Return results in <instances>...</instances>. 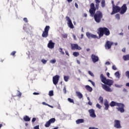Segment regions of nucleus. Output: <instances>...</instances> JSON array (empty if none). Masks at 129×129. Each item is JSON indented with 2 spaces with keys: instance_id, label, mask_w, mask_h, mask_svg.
Returning a JSON list of instances; mask_svg holds the SVG:
<instances>
[{
  "instance_id": "nucleus-32",
  "label": "nucleus",
  "mask_w": 129,
  "mask_h": 129,
  "mask_svg": "<svg viewBox=\"0 0 129 129\" xmlns=\"http://www.w3.org/2000/svg\"><path fill=\"white\" fill-rule=\"evenodd\" d=\"M101 4L102 8H104V7H105V1L104 0L102 1Z\"/></svg>"
},
{
  "instance_id": "nucleus-37",
  "label": "nucleus",
  "mask_w": 129,
  "mask_h": 129,
  "mask_svg": "<svg viewBox=\"0 0 129 129\" xmlns=\"http://www.w3.org/2000/svg\"><path fill=\"white\" fill-rule=\"evenodd\" d=\"M68 101H69V102H71V103H74V100H73L70 98H69L68 99Z\"/></svg>"
},
{
  "instance_id": "nucleus-50",
  "label": "nucleus",
  "mask_w": 129,
  "mask_h": 129,
  "mask_svg": "<svg viewBox=\"0 0 129 129\" xmlns=\"http://www.w3.org/2000/svg\"><path fill=\"white\" fill-rule=\"evenodd\" d=\"M23 21H24V22H25V23H28V19H27V18H24L23 19Z\"/></svg>"
},
{
  "instance_id": "nucleus-52",
  "label": "nucleus",
  "mask_w": 129,
  "mask_h": 129,
  "mask_svg": "<svg viewBox=\"0 0 129 129\" xmlns=\"http://www.w3.org/2000/svg\"><path fill=\"white\" fill-rule=\"evenodd\" d=\"M96 4H100L101 0H95Z\"/></svg>"
},
{
  "instance_id": "nucleus-62",
  "label": "nucleus",
  "mask_w": 129,
  "mask_h": 129,
  "mask_svg": "<svg viewBox=\"0 0 129 129\" xmlns=\"http://www.w3.org/2000/svg\"><path fill=\"white\" fill-rule=\"evenodd\" d=\"M125 86H126L127 87H129V83H127L125 85Z\"/></svg>"
},
{
  "instance_id": "nucleus-18",
  "label": "nucleus",
  "mask_w": 129,
  "mask_h": 129,
  "mask_svg": "<svg viewBox=\"0 0 129 129\" xmlns=\"http://www.w3.org/2000/svg\"><path fill=\"white\" fill-rule=\"evenodd\" d=\"M105 84H106V85H108L109 86H111V85L113 84V81L107 79L106 82L105 83Z\"/></svg>"
},
{
  "instance_id": "nucleus-46",
  "label": "nucleus",
  "mask_w": 129,
  "mask_h": 129,
  "mask_svg": "<svg viewBox=\"0 0 129 129\" xmlns=\"http://www.w3.org/2000/svg\"><path fill=\"white\" fill-rule=\"evenodd\" d=\"M34 129H40V125H37L34 127Z\"/></svg>"
},
{
  "instance_id": "nucleus-16",
  "label": "nucleus",
  "mask_w": 129,
  "mask_h": 129,
  "mask_svg": "<svg viewBox=\"0 0 129 129\" xmlns=\"http://www.w3.org/2000/svg\"><path fill=\"white\" fill-rule=\"evenodd\" d=\"M104 105H105V108H104L105 110H108V108H109V104L107 100L105 99L104 100Z\"/></svg>"
},
{
  "instance_id": "nucleus-1",
  "label": "nucleus",
  "mask_w": 129,
  "mask_h": 129,
  "mask_svg": "<svg viewBox=\"0 0 129 129\" xmlns=\"http://www.w3.org/2000/svg\"><path fill=\"white\" fill-rule=\"evenodd\" d=\"M111 107H113V106H118L116 108V109L118 111H120L121 113H123L124 112V104L121 103H117L113 101H111L109 104Z\"/></svg>"
},
{
  "instance_id": "nucleus-39",
  "label": "nucleus",
  "mask_w": 129,
  "mask_h": 129,
  "mask_svg": "<svg viewBox=\"0 0 129 129\" xmlns=\"http://www.w3.org/2000/svg\"><path fill=\"white\" fill-rule=\"evenodd\" d=\"M50 62L52 64H55V63H56V60L55 59H52L50 61Z\"/></svg>"
},
{
  "instance_id": "nucleus-61",
  "label": "nucleus",
  "mask_w": 129,
  "mask_h": 129,
  "mask_svg": "<svg viewBox=\"0 0 129 129\" xmlns=\"http://www.w3.org/2000/svg\"><path fill=\"white\" fill-rule=\"evenodd\" d=\"M66 54L67 55V56H69V53H68V51H66Z\"/></svg>"
},
{
  "instance_id": "nucleus-64",
  "label": "nucleus",
  "mask_w": 129,
  "mask_h": 129,
  "mask_svg": "<svg viewBox=\"0 0 129 129\" xmlns=\"http://www.w3.org/2000/svg\"><path fill=\"white\" fill-rule=\"evenodd\" d=\"M109 75H110V74L109 73H107V76H108V77H109Z\"/></svg>"
},
{
  "instance_id": "nucleus-49",
  "label": "nucleus",
  "mask_w": 129,
  "mask_h": 129,
  "mask_svg": "<svg viewBox=\"0 0 129 129\" xmlns=\"http://www.w3.org/2000/svg\"><path fill=\"white\" fill-rule=\"evenodd\" d=\"M63 91L64 94H66L67 91H66V87H64L63 89Z\"/></svg>"
},
{
  "instance_id": "nucleus-63",
  "label": "nucleus",
  "mask_w": 129,
  "mask_h": 129,
  "mask_svg": "<svg viewBox=\"0 0 129 129\" xmlns=\"http://www.w3.org/2000/svg\"><path fill=\"white\" fill-rule=\"evenodd\" d=\"M91 83V84L93 85V86H94V85H95V84L94 83V82L93 81H92Z\"/></svg>"
},
{
  "instance_id": "nucleus-9",
  "label": "nucleus",
  "mask_w": 129,
  "mask_h": 129,
  "mask_svg": "<svg viewBox=\"0 0 129 129\" xmlns=\"http://www.w3.org/2000/svg\"><path fill=\"white\" fill-rule=\"evenodd\" d=\"M60 79V76L59 75H55L52 78V81L54 85H57L58 82H59V79Z\"/></svg>"
},
{
  "instance_id": "nucleus-38",
  "label": "nucleus",
  "mask_w": 129,
  "mask_h": 129,
  "mask_svg": "<svg viewBox=\"0 0 129 129\" xmlns=\"http://www.w3.org/2000/svg\"><path fill=\"white\" fill-rule=\"evenodd\" d=\"M49 96H53L54 95V92L53 91H50L49 92Z\"/></svg>"
},
{
  "instance_id": "nucleus-20",
  "label": "nucleus",
  "mask_w": 129,
  "mask_h": 129,
  "mask_svg": "<svg viewBox=\"0 0 129 129\" xmlns=\"http://www.w3.org/2000/svg\"><path fill=\"white\" fill-rule=\"evenodd\" d=\"M76 93L77 96H78V97L80 99H81V98H82V97H83V95H82V94L81 93H80V92L77 91L76 92Z\"/></svg>"
},
{
  "instance_id": "nucleus-3",
  "label": "nucleus",
  "mask_w": 129,
  "mask_h": 129,
  "mask_svg": "<svg viewBox=\"0 0 129 129\" xmlns=\"http://www.w3.org/2000/svg\"><path fill=\"white\" fill-rule=\"evenodd\" d=\"M99 8V3H96L95 5L94 4V3L91 4L90 9L89 10V13L91 15V17H93V15H94V14H95V12H96V10H98Z\"/></svg>"
},
{
  "instance_id": "nucleus-40",
  "label": "nucleus",
  "mask_w": 129,
  "mask_h": 129,
  "mask_svg": "<svg viewBox=\"0 0 129 129\" xmlns=\"http://www.w3.org/2000/svg\"><path fill=\"white\" fill-rule=\"evenodd\" d=\"M88 73H89V75L92 76V77H94V75L92 73V72H91V71H89Z\"/></svg>"
},
{
  "instance_id": "nucleus-24",
  "label": "nucleus",
  "mask_w": 129,
  "mask_h": 129,
  "mask_svg": "<svg viewBox=\"0 0 129 129\" xmlns=\"http://www.w3.org/2000/svg\"><path fill=\"white\" fill-rule=\"evenodd\" d=\"M66 19L68 22V25H70V24L72 23V21H71V19H70V18L68 16H67L66 17Z\"/></svg>"
},
{
  "instance_id": "nucleus-5",
  "label": "nucleus",
  "mask_w": 129,
  "mask_h": 129,
  "mask_svg": "<svg viewBox=\"0 0 129 129\" xmlns=\"http://www.w3.org/2000/svg\"><path fill=\"white\" fill-rule=\"evenodd\" d=\"M50 30V26H46L44 28V30L42 32V37L43 38H47L49 36V31Z\"/></svg>"
},
{
  "instance_id": "nucleus-45",
  "label": "nucleus",
  "mask_w": 129,
  "mask_h": 129,
  "mask_svg": "<svg viewBox=\"0 0 129 129\" xmlns=\"http://www.w3.org/2000/svg\"><path fill=\"white\" fill-rule=\"evenodd\" d=\"M112 68L113 70H116V69H117V68H116V67L115 66V65H113L112 67Z\"/></svg>"
},
{
  "instance_id": "nucleus-47",
  "label": "nucleus",
  "mask_w": 129,
  "mask_h": 129,
  "mask_svg": "<svg viewBox=\"0 0 129 129\" xmlns=\"http://www.w3.org/2000/svg\"><path fill=\"white\" fill-rule=\"evenodd\" d=\"M96 106L98 108H99V109H100V108H101V106L98 103H97L96 104Z\"/></svg>"
},
{
  "instance_id": "nucleus-6",
  "label": "nucleus",
  "mask_w": 129,
  "mask_h": 129,
  "mask_svg": "<svg viewBox=\"0 0 129 129\" xmlns=\"http://www.w3.org/2000/svg\"><path fill=\"white\" fill-rule=\"evenodd\" d=\"M112 10L111 15H114V14H117V13H119L120 12V7L115 6L112 7Z\"/></svg>"
},
{
  "instance_id": "nucleus-58",
  "label": "nucleus",
  "mask_w": 129,
  "mask_h": 129,
  "mask_svg": "<svg viewBox=\"0 0 129 129\" xmlns=\"http://www.w3.org/2000/svg\"><path fill=\"white\" fill-rule=\"evenodd\" d=\"M67 1L69 3H72V2L73 1V0H67Z\"/></svg>"
},
{
  "instance_id": "nucleus-35",
  "label": "nucleus",
  "mask_w": 129,
  "mask_h": 129,
  "mask_svg": "<svg viewBox=\"0 0 129 129\" xmlns=\"http://www.w3.org/2000/svg\"><path fill=\"white\" fill-rule=\"evenodd\" d=\"M59 51L60 53H61V54L62 55H64L65 54V52H64L63 51V49L62 48L60 47L59 49Z\"/></svg>"
},
{
  "instance_id": "nucleus-59",
  "label": "nucleus",
  "mask_w": 129,
  "mask_h": 129,
  "mask_svg": "<svg viewBox=\"0 0 129 129\" xmlns=\"http://www.w3.org/2000/svg\"><path fill=\"white\" fill-rule=\"evenodd\" d=\"M73 37L74 40H76L77 38H76V36H75V35H73Z\"/></svg>"
},
{
  "instance_id": "nucleus-7",
  "label": "nucleus",
  "mask_w": 129,
  "mask_h": 129,
  "mask_svg": "<svg viewBox=\"0 0 129 129\" xmlns=\"http://www.w3.org/2000/svg\"><path fill=\"white\" fill-rule=\"evenodd\" d=\"M112 45H113V42L107 40L105 44V48L106 50H109V49H111V46H112Z\"/></svg>"
},
{
  "instance_id": "nucleus-26",
  "label": "nucleus",
  "mask_w": 129,
  "mask_h": 129,
  "mask_svg": "<svg viewBox=\"0 0 129 129\" xmlns=\"http://www.w3.org/2000/svg\"><path fill=\"white\" fill-rule=\"evenodd\" d=\"M48 121L50 122V124L51 123H54V122H55V121H56V119H55V118H52L51 119H50Z\"/></svg>"
},
{
  "instance_id": "nucleus-21",
  "label": "nucleus",
  "mask_w": 129,
  "mask_h": 129,
  "mask_svg": "<svg viewBox=\"0 0 129 129\" xmlns=\"http://www.w3.org/2000/svg\"><path fill=\"white\" fill-rule=\"evenodd\" d=\"M84 122V119H78L76 120V123L79 124V123H83Z\"/></svg>"
},
{
  "instance_id": "nucleus-15",
  "label": "nucleus",
  "mask_w": 129,
  "mask_h": 129,
  "mask_svg": "<svg viewBox=\"0 0 129 129\" xmlns=\"http://www.w3.org/2000/svg\"><path fill=\"white\" fill-rule=\"evenodd\" d=\"M47 47L49 49H54V47H55V43L53 42V41L52 40H49L47 44Z\"/></svg>"
},
{
  "instance_id": "nucleus-2",
  "label": "nucleus",
  "mask_w": 129,
  "mask_h": 129,
  "mask_svg": "<svg viewBox=\"0 0 129 129\" xmlns=\"http://www.w3.org/2000/svg\"><path fill=\"white\" fill-rule=\"evenodd\" d=\"M97 34L99 35V38L101 37L105 36H109L110 35V31L109 29L106 27H100L98 29Z\"/></svg>"
},
{
  "instance_id": "nucleus-48",
  "label": "nucleus",
  "mask_w": 129,
  "mask_h": 129,
  "mask_svg": "<svg viewBox=\"0 0 129 129\" xmlns=\"http://www.w3.org/2000/svg\"><path fill=\"white\" fill-rule=\"evenodd\" d=\"M125 76H126V77H128L129 78V71L126 72Z\"/></svg>"
},
{
  "instance_id": "nucleus-22",
  "label": "nucleus",
  "mask_w": 129,
  "mask_h": 129,
  "mask_svg": "<svg viewBox=\"0 0 129 129\" xmlns=\"http://www.w3.org/2000/svg\"><path fill=\"white\" fill-rule=\"evenodd\" d=\"M23 119L25 121H30V120H31V118L29 117L28 116L26 115L23 117Z\"/></svg>"
},
{
  "instance_id": "nucleus-44",
  "label": "nucleus",
  "mask_w": 129,
  "mask_h": 129,
  "mask_svg": "<svg viewBox=\"0 0 129 129\" xmlns=\"http://www.w3.org/2000/svg\"><path fill=\"white\" fill-rule=\"evenodd\" d=\"M41 62H42V63L43 64H46L47 63V60H46L45 59H43L41 60Z\"/></svg>"
},
{
  "instance_id": "nucleus-17",
  "label": "nucleus",
  "mask_w": 129,
  "mask_h": 129,
  "mask_svg": "<svg viewBox=\"0 0 129 129\" xmlns=\"http://www.w3.org/2000/svg\"><path fill=\"white\" fill-rule=\"evenodd\" d=\"M102 86L103 89H104V90H105L106 91H108L109 92H111V89L109 87L104 84H102Z\"/></svg>"
},
{
  "instance_id": "nucleus-8",
  "label": "nucleus",
  "mask_w": 129,
  "mask_h": 129,
  "mask_svg": "<svg viewBox=\"0 0 129 129\" xmlns=\"http://www.w3.org/2000/svg\"><path fill=\"white\" fill-rule=\"evenodd\" d=\"M71 46L72 50H82V48L78 46L77 44L71 43Z\"/></svg>"
},
{
  "instance_id": "nucleus-12",
  "label": "nucleus",
  "mask_w": 129,
  "mask_h": 129,
  "mask_svg": "<svg viewBox=\"0 0 129 129\" xmlns=\"http://www.w3.org/2000/svg\"><path fill=\"white\" fill-rule=\"evenodd\" d=\"M91 58L93 63H96V62H98V61L99 60V58L98 57V56L95 54L91 55Z\"/></svg>"
},
{
  "instance_id": "nucleus-57",
  "label": "nucleus",
  "mask_w": 129,
  "mask_h": 129,
  "mask_svg": "<svg viewBox=\"0 0 129 129\" xmlns=\"http://www.w3.org/2000/svg\"><path fill=\"white\" fill-rule=\"evenodd\" d=\"M75 6L77 9H78V4L77 3H75Z\"/></svg>"
},
{
  "instance_id": "nucleus-25",
  "label": "nucleus",
  "mask_w": 129,
  "mask_h": 129,
  "mask_svg": "<svg viewBox=\"0 0 129 129\" xmlns=\"http://www.w3.org/2000/svg\"><path fill=\"white\" fill-rule=\"evenodd\" d=\"M123 59L124 61H128L129 60V54L124 55L123 56Z\"/></svg>"
},
{
  "instance_id": "nucleus-19",
  "label": "nucleus",
  "mask_w": 129,
  "mask_h": 129,
  "mask_svg": "<svg viewBox=\"0 0 129 129\" xmlns=\"http://www.w3.org/2000/svg\"><path fill=\"white\" fill-rule=\"evenodd\" d=\"M100 78L101 82L105 84V82H106V81H107V79H106V78H105V77H104L103 74H101L100 75Z\"/></svg>"
},
{
  "instance_id": "nucleus-14",
  "label": "nucleus",
  "mask_w": 129,
  "mask_h": 129,
  "mask_svg": "<svg viewBox=\"0 0 129 129\" xmlns=\"http://www.w3.org/2000/svg\"><path fill=\"white\" fill-rule=\"evenodd\" d=\"M89 112L91 117L95 118L96 117V114H95V111L93 109H91L89 110Z\"/></svg>"
},
{
  "instance_id": "nucleus-36",
  "label": "nucleus",
  "mask_w": 129,
  "mask_h": 129,
  "mask_svg": "<svg viewBox=\"0 0 129 129\" xmlns=\"http://www.w3.org/2000/svg\"><path fill=\"white\" fill-rule=\"evenodd\" d=\"M115 18L116 19H117V20H120V15H119V14H117L115 15Z\"/></svg>"
},
{
  "instance_id": "nucleus-13",
  "label": "nucleus",
  "mask_w": 129,
  "mask_h": 129,
  "mask_svg": "<svg viewBox=\"0 0 129 129\" xmlns=\"http://www.w3.org/2000/svg\"><path fill=\"white\" fill-rule=\"evenodd\" d=\"M86 36L88 37V39H96V38H97V35L93 34L89 32L86 33Z\"/></svg>"
},
{
  "instance_id": "nucleus-34",
  "label": "nucleus",
  "mask_w": 129,
  "mask_h": 129,
  "mask_svg": "<svg viewBox=\"0 0 129 129\" xmlns=\"http://www.w3.org/2000/svg\"><path fill=\"white\" fill-rule=\"evenodd\" d=\"M68 26L71 29H74V25H73V23H72H72H70V24H69Z\"/></svg>"
},
{
  "instance_id": "nucleus-42",
  "label": "nucleus",
  "mask_w": 129,
  "mask_h": 129,
  "mask_svg": "<svg viewBox=\"0 0 129 129\" xmlns=\"http://www.w3.org/2000/svg\"><path fill=\"white\" fill-rule=\"evenodd\" d=\"M16 53H17V51H14L12 52H11V56H15Z\"/></svg>"
},
{
  "instance_id": "nucleus-29",
  "label": "nucleus",
  "mask_w": 129,
  "mask_h": 129,
  "mask_svg": "<svg viewBox=\"0 0 129 129\" xmlns=\"http://www.w3.org/2000/svg\"><path fill=\"white\" fill-rule=\"evenodd\" d=\"M69 76H64L63 77V79L64 81H66V82H68V81H69Z\"/></svg>"
},
{
  "instance_id": "nucleus-28",
  "label": "nucleus",
  "mask_w": 129,
  "mask_h": 129,
  "mask_svg": "<svg viewBox=\"0 0 129 129\" xmlns=\"http://www.w3.org/2000/svg\"><path fill=\"white\" fill-rule=\"evenodd\" d=\"M15 96H18V97L21 98L22 97V93L20 92V91H17V95Z\"/></svg>"
},
{
  "instance_id": "nucleus-11",
  "label": "nucleus",
  "mask_w": 129,
  "mask_h": 129,
  "mask_svg": "<svg viewBox=\"0 0 129 129\" xmlns=\"http://www.w3.org/2000/svg\"><path fill=\"white\" fill-rule=\"evenodd\" d=\"M114 126L116 128H121V125H120V121L118 120H114Z\"/></svg>"
},
{
  "instance_id": "nucleus-51",
  "label": "nucleus",
  "mask_w": 129,
  "mask_h": 129,
  "mask_svg": "<svg viewBox=\"0 0 129 129\" xmlns=\"http://www.w3.org/2000/svg\"><path fill=\"white\" fill-rule=\"evenodd\" d=\"M62 37H63V38H67V37H68V35L66 34H62Z\"/></svg>"
},
{
  "instance_id": "nucleus-43",
  "label": "nucleus",
  "mask_w": 129,
  "mask_h": 129,
  "mask_svg": "<svg viewBox=\"0 0 129 129\" xmlns=\"http://www.w3.org/2000/svg\"><path fill=\"white\" fill-rule=\"evenodd\" d=\"M36 120H37V118L36 117H34L32 119V122L34 123V122H35Z\"/></svg>"
},
{
  "instance_id": "nucleus-31",
  "label": "nucleus",
  "mask_w": 129,
  "mask_h": 129,
  "mask_svg": "<svg viewBox=\"0 0 129 129\" xmlns=\"http://www.w3.org/2000/svg\"><path fill=\"white\" fill-rule=\"evenodd\" d=\"M44 125H45V127H49V126H50V125H51V123H50V122L49 121H48L45 123Z\"/></svg>"
},
{
  "instance_id": "nucleus-33",
  "label": "nucleus",
  "mask_w": 129,
  "mask_h": 129,
  "mask_svg": "<svg viewBox=\"0 0 129 129\" xmlns=\"http://www.w3.org/2000/svg\"><path fill=\"white\" fill-rule=\"evenodd\" d=\"M73 55L74 56V57H78V56H79V52H73Z\"/></svg>"
},
{
  "instance_id": "nucleus-4",
  "label": "nucleus",
  "mask_w": 129,
  "mask_h": 129,
  "mask_svg": "<svg viewBox=\"0 0 129 129\" xmlns=\"http://www.w3.org/2000/svg\"><path fill=\"white\" fill-rule=\"evenodd\" d=\"M94 17V20L96 23H100L101 22V19L103 18V14L102 12L100 11H97L95 14L93 16Z\"/></svg>"
},
{
  "instance_id": "nucleus-23",
  "label": "nucleus",
  "mask_w": 129,
  "mask_h": 129,
  "mask_svg": "<svg viewBox=\"0 0 129 129\" xmlns=\"http://www.w3.org/2000/svg\"><path fill=\"white\" fill-rule=\"evenodd\" d=\"M85 88L88 91H89L90 92L92 91V88H91V87L89 85L86 86Z\"/></svg>"
},
{
  "instance_id": "nucleus-54",
  "label": "nucleus",
  "mask_w": 129,
  "mask_h": 129,
  "mask_svg": "<svg viewBox=\"0 0 129 129\" xmlns=\"http://www.w3.org/2000/svg\"><path fill=\"white\" fill-rule=\"evenodd\" d=\"M88 104L89 105H92V102H91L90 101H88Z\"/></svg>"
},
{
  "instance_id": "nucleus-10",
  "label": "nucleus",
  "mask_w": 129,
  "mask_h": 129,
  "mask_svg": "<svg viewBox=\"0 0 129 129\" xmlns=\"http://www.w3.org/2000/svg\"><path fill=\"white\" fill-rule=\"evenodd\" d=\"M126 11H127V7H126V4H123V6L121 7L120 10V14L121 15H123Z\"/></svg>"
},
{
  "instance_id": "nucleus-55",
  "label": "nucleus",
  "mask_w": 129,
  "mask_h": 129,
  "mask_svg": "<svg viewBox=\"0 0 129 129\" xmlns=\"http://www.w3.org/2000/svg\"><path fill=\"white\" fill-rule=\"evenodd\" d=\"M111 4L112 5V8L115 6V5H114V2L113 1L111 2Z\"/></svg>"
},
{
  "instance_id": "nucleus-27",
  "label": "nucleus",
  "mask_w": 129,
  "mask_h": 129,
  "mask_svg": "<svg viewBox=\"0 0 129 129\" xmlns=\"http://www.w3.org/2000/svg\"><path fill=\"white\" fill-rule=\"evenodd\" d=\"M114 75L116 76V78H119V77H120V74L118 71L115 73Z\"/></svg>"
},
{
  "instance_id": "nucleus-53",
  "label": "nucleus",
  "mask_w": 129,
  "mask_h": 129,
  "mask_svg": "<svg viewBox=\"0 0 129 129\" xmlns=\"http://www.w3.org/2000/svg\"><path fill=\"white\" fill-rule=\"evenodd\" d=\"M39 94H40V93H37V92L33 93L34 95H39Z\"/></svg>"
},
{
  "instance_id": "nucleus-41",
  "label": "nucleus",
  "mask_w": 129,
  "mask_h": 129,
  "mask_svg": "<svg viewBox=\"0 0 129 129\" xmlns=\"http://www.w3.org/2000/svg\"><path fill=\"white\" fill-rule=\"evenodd\" d=\"M42 104H43V105H47V106H49V107H52L51 106L46 103V102H42Z\"/></svg>"
},
{
  "instance_id": "nucleus-56",
  "label": "nucleus",
  "mask_w": 129,
  "mask_h": 129,
  "mask_svg": "<svg viewBox=\"0 0 129 129\" xmlns=\"http://www.w3.org/2000/svg\"><path fill=\"white\" fill-rule=\"evenodd\" d=\"M106 65H110V62H109V61H107L105 63Z\"/></svg>"
},
{
  "instance_id": "nucleus-30",
  "label": "nucleus",
  "mask_w": 129,
  "mask_h": 129,
  "mask_svg": "<svg viewBox=\"0 0 129 129\" xmlns=\"http://www.w3.org/2000/svg\"><path fill=\"white\" fill-rule=\"evenodd\" d=\"M98 100L100 101V103H101V104H103V97L100 96Z\"/></svg>"
},
{
  "instance_id": "nucleus-60",
  "label": "nucleus",
  "mask_w": 129,
  "mask_h": 129,
  "mask_svg": "<svg viewBox=\"0 0 129 129\" xmlns=\"http://www.w3.org/2000/svg\"><path fill=\"white\" fill-rule=\"evenodd\" d=\"M122 52H125V48H123L122 49Z\"/></svg>"
}]
</instances>
